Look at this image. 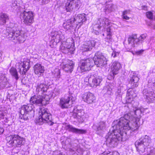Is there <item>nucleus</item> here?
Returning <instances> with one entry per match:
<instances>
[{
  "instance_id": "nucleus-1",
  "label": "nucleus",
  "mask_w": 155,
  "mask_h": 155,
  "mask_svg": "<svg viewBox=\"0 0 155 155\" xmlns=\"http://www.w3.org/2000/svg\"><path fill=\"white\" fill-rule=\"evenodd\" d=\"M33 105L30 104L23 105L18 109L19 117L25 120L31 118L34 116Z\"/></svg>"
},
{
  "instance_id": "nucleus-2",
  "label": "nucleus",
  "mask_w": 155,
  "mask_h": 155,
  "mask_svg": "<svg viewBox=\"0 0 155 155\" xmlns=\"http://www.w3.org/2000/svg\"><path fill=\"white\" fill-rule=\"evenodd\" d=\"M5 139L7 143L10 147H20L24 144V138L18 134H14L7 136Z\"/></svg>"
},
{
  "instance_id": "nucleus-3",
  "label": "nucleus",
  "mask_w": 155,
  "mask_h": 155,
  "mask_svg": "<svg viewBox=\"0 0 155 155\" xmlns=\"http://www.w3.org/2000/svg\"><path fill=\"white\" fill-rule=\"evenodd\" d=\"M94 66L93 59L89 58L80 59L79 62L78 68L82 73L90 71Z\"/></svg>"
},
{
  "instance_id": "nucleus-4",
  "label": "nucleus",
  "mask_w": 155,
  "mask_h": 155,
  "mask_svg": "<svg viewBox=\"0 0 155 155\" xmlns=\"http://www.w3.org/2000/svg\"><path fill=\"white\" fill-rule=\"evenodd\" d=\"M49 99L48 95H44L42 96L35 94L31 97L29 101L33 104L42 106L48 104Z\"/></svg>"
},
{
  "instance_id": "nucleus-5",
  "label": "nucleus",
  "mask_w": 155,
  "mask_h": 155,
  "mask_svg": "<svg viewBox=\"0 0 155 155\" xmlns=\"http://www.w3.org/2000/svg\"><path fill=\"white\" fill-rule=\"evenodd\" d=\"M93 60L94 65H96L97 67L103 66L107 64L106 58L101 53H97Z\"/></svg>"
},
{
  "instance_id": "nucleus-6",
  "label": "nucleus",
  "mask_w": 155,
  "mask_h": 155,
  "mask_svg": "<svg viewBox=\"0 0 155 155\" xmlns=\"http://www.w3.org/2000/svg\"><path fill=\"white\" fill-rule=\"evenodd\" d=\"M33 12L31 11L26 12L25 11L21 12L20 14V18L21 20L26 24L33 22Z\"/></svg>"
},
{
  "instance_id": "nucleus-7",
  "label": "nucleus",
  "mask_w": 155,
  "mask_h": 155,
  "mask_svg": "<svg viewBox=\"0 0 155 155\" xmlns=\"http://www.w3.org/2000/svg\"><path fill=\"white\" fill-rule=\"evenodd\" d=\"M81 97L83 101L88 104L94 103L96 100L94 94L89 91L83 93L82 94Z\"/></svg>"
},
{
  "instance_id": "nucleus-8",
  "label": "nucleus",
  "mask_w": 155,
  "mask_h": 155,
  "mask_svg": "<svg viewBox=\"0 0 155 155\" xmlns=\"http://www.w3.org/2000/svg\"><path fill=\"white\" fill-rule=\"evenodd\" d=\"M17 64L19 73L23 75H25L30 68L29 62L26 60L21 62H18Z\"/></svg>"
},
{
  "instance_id": "nucleus-9",
  "label": "nucleus",
  "mask_w": 155,
  "mask_h": 155,
  "mask_svg": "<svg viewBox=\"0 0 155 155\" xmlns=\"http://www.w3.org/2000/svg\"><path fill=\"white\" fill-rule=\"evenodd\" d=\"M102 79L101 77L93 74L91 75L88 79V85L92 87H96L99 85Z\"/></svg>"
},
{
  "instance_id": "nucleus-10",
  "label": "nucleus",
  "mask_w": 155,
  "mask_h": 155,
  "mask_svg": "<svg viewBox=\"0 0 155 155\" xmlns=\"http://www.w3.org/2000/svg\"><path fill=\"white\" fill-rule=\"evenodd\" d=\"M71 98V95L69 94H65L60 98L59 106L62 109L68 108L70 106Z\"/></svg>"
},
{
  "instance_id": "nucleus-11",
  "label": "nucleus",
  "mask_w": 155,
  "mask_h": 155,
  "mask_svg": "<svg viewBox=\"0 0 155 155\" xmlns=\"http://www.w3.org/2000/svg\"><path fill=\"white\" fill-rule=\"evenodd\" d=\"M135 94V91L132 88L129 89L127 91L125 103L127 104H131L134 101V99L136 97L134 96Z\"/></svg>"
},
{
  "instance_id": "nucleus-12",
  "label": "nucleus",
  "mask_w": 155,
  "mask_h": 155,
  "mask_svg": "<svg viewBox=\"0 0 155 155\" xmlns=\"http://www.w3.org/2000/svg\"><path fill=\"white\" fill-rule=\"evenodd\" d=\"M149 140H148L145 139L141 141L136 146L137 150L139 152H143L145 148L149 145Z\"/></svg>"
},
{
  "instance_id": "nucleus-13",
  "label": "nucleus",
  "mask_w": 155,
  "mask_h": 155,
  "mask_svg": "<svg viewBox=\"0 0 155 155\" xmlns=\"http://www.w3.org/2000/svg\"><path fill=\"white\" fill-rule=\"evenodd\" d=\"M84 114V112L82 110H77L73 111L72 116L74 118L77 119L79 123H82L84 121L83 116Z\"/></svg>"
},
{
  "instance_id": "nucleus-14",
  "label": "nucleus",
  "mask_w": 155,
  "mask_h": 155,
  "mask_svg": "<svg viewBox=\"0 0 155 155\" xmlns=\"http://www.w3.org/2000/svg\"><path fill=\"white\" fill-rule=\"evenodd\" d=\"M39 114H40L45 122H48L51 121L49 118L50 114L48 112V109L47 108L44 107L41 108L39 111Z\"/></svg>"
},
{
  "instance_id": "nucleus-15",
  "label": "nucleus",
  "mask_w": 155,
  "mask_h": 155,
  "mask_svg": "<svg viewBox=\"0 0 155 155\" xmlns=\"http://www.w3.org/2000/svg\"><path fill=\"white\" fill-rule=\"evenodd\" d=\"M120 64L117 61L113 62L111 66L110 72L114 76L117 74L118 71L121 68Z\"/></svg>"
},
{
  "instance_id": "nucleus-16",
  "label": "nucleus",
  "mask_w": 155,
  "mask_h": 155,
  "mask_svg": "<svg viewBox=\"0 0 155 155\" xmlns=\"http://www.w3.org/2000/svg\"><path fill=\"white\" fill-rule=\"evenodd\" d=\"M95 42L94 40H91L87 41L83 45L82 50L84 51H88L91 50L95 46Z\"/></svg>"
},
{
  "instance_id": "nucleus-17",
  "label": "nucleus",
  "mask_w": 155,
  "mask_h": 155,
  "mask_svg": "<svg viewBox=\"0 0 155 155\" xmlns=\"http://www.w3.org/2000/svg\"><path fill=\"white\" fill-rule=\"evenodd\" d=\"M141 125L140 118L137 117H134L130 126V129L134 130H137Z\"/></svg>"
},
{
  "instance_id": "nucleus-18",
  "label": "nucleus",
  "mask_w": 155,
  "mask_h": 155,
  "mask_svg": "<svg viewBox=\"0 0 155 155\" xmlns=\"http://www.w3.org/2000/svg\"><path fill=\"white\" fill-rule=\"evenodd\" d=\"M74 64L72 60H69L68 63L64 65L63 68L67 72L71 73L73 71Z\"/></svg>"
},
{
  "instance_id": "nucleus-19",
  "label": "nucleus",
  "mask_w": 155,
  "mask_h": 155,
  "mask_svg": "<svg viewBox=\"0 0 155 155\" xmlns=\"http://www.w3.org/2000/svg\"><path fill=\"white\" fill-rule=\"evenodd\" d=\"M34 71L35 74L38 75H41L45 72L44 67L41 64H37L34 66Z\"/></svg>"
},
{
  "instance_id": "nucleus-20",
  "label": "nucleus",
  "mask_w": 155,
  "mask_h": 155,
  "mask_svg": "<svg viewBox=\"0 0 155 155\" xmlns=\"http://www.w3.org/2000/svg\"><path fill=\"white\" fill-rule=\"evenodd\" d=\"M128 42L129 44L134 45L135 43L139 42L138 36L137 34H133L129 36L128 38Z\"/></svg>"
},
{
  "instance_id": "nucleus-21",
  "label": "nucleus",
  "mask_w": 155,
  "mask_h": 155,
  "mask_svg": "<svg viewBox=\"0 0 155 155\" xmlns=\"http://www.w3.org/2000/svg\"><path fill=\"white\" fill-rule=\"evenodd\" d=\"M69 131L73 133H78V134H85L86 133L87 130L83 129H78L73 127L71 125L68 124L67 126Z\"/></svg>"
},
{
  "instance_id": "nucleus-22",
  "label": "nucleus",
  "mask_w": 155,
  "mask_h": 155,
  "mask_svg": "<svg viewBox=\"0 0 155 155\" xmlns=\"http://www.w3.org/2000/svg\"><path fill=\"white\" fill-rule=\"evenodd\" d=\"M47 90V85L44 83H41L37 85L36 87V91L37 94L40 92L42 94L46 92Z\"/></svg>"
},
{
  "instance_id": "nucleus-23",
  "label": "nucleus",
  "mask_w": 155,
  "mask_h": 155,
  "mask_svg": "<svg viewBox=\"0 0 155 155\" xmlns=\"http://www.w3.org/2000/svg\"><path fill=\"white\" fill-rule=\"evenodd\" d=\"M52 34H53L52 35V40L56 43H58L60 42H62L63 40V36L58 34L57 32L55 31Z\"/></svg>"
},
{
  "instance_id": "nucleus-24",
  "label": "nucleus",
  "mask_w": 155,
  "mask_h": 155,
  "mask_svg": "<svg viewBox=\"0 0 155 155\" xmlns=\"http://www.w3.org/2000/svg\"><path fill=\"white\" fill-rule=\"evenodd\" d=\"M21 30H15V31H13L12 32L9 34V35H12L11 37H10L11 40L13 41L20 35L21 31Z\"/></svg>"
},
{
  "instance_id": "nucleus-25",
  "label": "nucleus",
  "mask_w": 155,
  "mask_h": 155,
  "mask_svg": "<svg viewBox=\"0 0 155 155\" xmlns=\"http://www.w3.org/2000/svg\"><path fill=\"white\" fill-rule=\"evenodd\" d=\"M139 79V78L136 76H133L132 77L130 81V83L131 84L132 87L134 88L138 86L137 82Z\"/></svg>"
},
{
  "instance_id": "nucleus-26",
  "label": "nucleus",
  "mask_w": 155,
  "mask_h": 155,
  "mask_svg": "<svg viewBox=\"0 0 155 155\" xmlns=\"http://www.w3.org/2000/svg\"><path fill=\"white\" fill-rule=\"evenodd\" d=\"M120 125L124 129H130V126L129 123V121L127 120L124 118L120 121Z\"/></svg>"
},
{
  "instance_id": "nucleus-27",
  "label": "nucleus",
  "mask_w": 155,
  "mask_h": 155,
  "mask_svg": "<svg viewBox=\"0 0 155 155\" xmlns=\"http://www.w3.org/2000/svg\"><path fill=\"white\" fill-rule=\"evenodd\" d=\"M86 19L84 14H79L74 18V21L80 23L84 22L86 21Z\"/></svg>"
},
{
  "instance_id": "nucleus-28",
  "label": "nucleus",
  "mask_w": 155,
  "mask_h": 155,
  "mask_svg": "<svg viewBox=\"0 0 155 155\" xmlns=\"http://www.w3.org/2000/svg\"><path fill=\"white\" fill-rule=\"evenodd\" d=\"M9 72L11 75L15 78L17 80L18 79V75L16 68L14 67H12L9 70Z\"/></svg>"
},
{
  "instance_id": "nucleus-29",
  "label": "nucleus",
  "mask_w": 155,
  "mask_h": 155,
  "mask_svg": "<svg viewBox=\"0 0 155 155\" xmlns=\"http://www.w3.org/2000/svg\"><path fill=\"white\" fill-rule=\"evenodd\" d=\"M27 37L26 35L25 34H23L20 35L15 40L13 41L14 43H21L24 42L25 40Z\"/></svg>"
},
{
  "instance_id": "nucleus-30",
  "label": "nucleus",
  "mask_w": 155,
  "mask_h": 155,
  "mask_svg": "<svg viewBox=\"0 0 155 155\" xmlns=\"http://www.w3.org/2000/svg\"><path fill=\"white\" fill-rule=\"evenodd\" d=\"M9 19L8 16L6 14L2 13L0 15V25H4Z\"/></svg>"
},
{
  "instance_id": "nucleus-31",
  "label": "nucleus",
  "mask_w": 155,
  "mask_h": 155,
  "mask_svg": "<svg viewBox=\"0 0 155 155\" xmlns=\"http://www.w3.org/2000/svg\"><path fill=\"white\" fill-rule=\"evenodd\" d=\"M65 9L67 12H70L75 8L70 1H68L66 3Z\"/></svg>"
},
{
  "instance_id": "nucleus-32",
  "label": "nucleus",
  "mask_w": 155,
  "mask_h": 155,
  "mask_svg": "<svg viewBox=\"0 0 155 155\" xmlns=\"http://www.w3.org/2000/svg\"><path fill=\"white\" fill-rule=\"evenodd\" d=\"M106 41L108 43H110L112 42V38L111 37V33L110 30H107V36L105 38Z\"/></svg>"
},
{
  "instance_id": "nucleus-33",
  "label": "nucleus",
  "mask_w": 155,
  "mask_h": 155,
  "mask_svg": "<svg viewBox=\"0 0 155 155\" xmlns=\"http://www.w3.org/2000/svg\"><path fill=\"white\" fill-rule=\"evenodd\" d=\"M70 2L74 7L75 9H78L81 3L80 0H70Z\"/></svg>"
},
{
  "instance_id": "nucleus-34",
  "label": "nucleus",
  "mask_w": 155,
  "mask_h": 155,
  "mask_svg": "<svg viewBox=\"0 0 155 155\" xmlns=\"http://www.w3.org/2000/svg\"><path fill=\"white\" fill-rule=\"evenodd\" d=\"M100 155H120L119 153L117 151H105Z\"/></svg>"
},
{
  "instance_id": "nucleus-35",
  "label": "nucleus",
  "mask_w": 155,
  "mask_h": 155,
  "mask_svg": "<svg viewBox=\"0 0 155 155\" xmlns=\"http://www.w3.org/2000/svg\"><path fill=\"white\" fill-rule=\"evenodd\" d=\"M45 122V121L44 120L40 114H39V116L38 117L36 118L35 120V123L36 124L40 125L42 124Z\"/></svg>"
},
{
  "instance_id": "nucleus-36",
  "label": "nucleus",
  "mask_w": 155,
  "mask_h": 155,
  "mask_svg": "<svg viewBox=\"0 0 155 155\" xmlns=\"http://www.w3.org/2000/svg\"><path fill=\"white\" fill-rule=\"evenodd\" d=\"M72 24L70 20H68L63 24L64 28L65 29H71Z\"/></svg>"
},
{
  "instance_id": "nucleus-37",
  "label": "nucleus",
  "mask_w": 155,
  "mask_h": 155,
  "mask_svg": "<svg viewBox=\"0 0 155 155\" xmlns=\"http://www.w3.org/2000/svg\"><path fill=\"white\" fill-rule=\"evenodd\" d=\"M147 35L146 34H142L140 36H138L139 42L140 41H143L147 37Z\"/></svg>"
},
{
  "instance_id": "nucleus-38",
  "label": "nucleus",
  "mask_w": 155,
  "mask_h": 155,
  "mask_svg": "<svg viewBox=\"0 0 155 155\" xmlns=\"http://www.w3.org/2000/svg\"><path fill=\"white\" fill-rule=\"evenodd\" d=\"M114 5L112 4H110L109 5L106 6L105 7V9L106 10H108L109 11L111 12L113 11V8Z\"/></svg>"
},
{
  "instance_id": "nucleus-39",
  "label": "nucleus",
  "mask_w": 155,
  "mask_h": 155,
  "mask_svg": "<svg viewBox=\"0 0 155 155\" xmlns=\"http://www.w3.org/2000/svg\"><path fill=\"white\" fill-rule=\"evenodd\" d=\"M153 14L151 12H148L146 13L147 17L149 19H152L153 18Z\"/></svg>"
},
{
  "instance_id": "nucleus-40",
  "label": "nucleus",
  "mask_w": 155,
  "mask_h": 155,
  "mask_svg": "<svg viewBox=\"0 0 155 155\" xmlns=\"http://www.w3.org/2000/svg\"><path fill=\"white\" fill-rule=\"evenodd\" d=\"M66 49L68 53L71 54L73 53V52L74 51V48L73 47L71 46L70 48H67Z\"/></svg>"
},
{
  "instance_id": "nucleus-41",
  "label": "nucleus",
  "mask_w": 155,
  "mask_h": 155,
  "mask_svg": "<svg viewBox=\"0 0 155 155\" xmlns=\"http://www.w3.org/2000/svg\"><path fill=\"white\" fill-rule=\"evenodd\" d=\"M120 52L113 51L112 54V56L115 58L119 56Z\"/></svg>"
},
{
  "instance_id": "nucleus-42",
  "label": "nucleus",
  "mask_w": 155,
  "mask_h": 155,
  "mask_svg": "<svg viewBox=\"0 0 155 155\" xmlns=\"http://www.w3.org/2000/svg\"><path fill=\"white\" fill-rule=\"evenodd\" d=\"M144 50L143 49H141L139 51H136V53L138 55L141 54L143 51Z\"/></svg>"
},
{
  "instance_id": "nucleus-43",
  "label": "nucleus",
  "mask_w": 155,
  "mask_h": 155,
  "mask_svg": "<svg viewBox=\"0 0 155 155\" xmlns=\"http://www.w3.org/2000/svg\"><path fill=\"white\" fill-rule=\"evenodd\" d=\"M123 18L124 19H125L126 20H128L129 19V17L127 16L126 15H123Z\"/></svg>"
},
{
  "instance_id": "nucleus-44",
  "label": "nucleus",
  "mask_w": 155,
  "mask_h": 155,
  "mask_svg": "<svg viewBox=\"0 0 155 155\" xmlns=\"http://www.w3.org/2000/svg\"><path fill=\"white\" fill-rule=\"evenodd\" d=\"M4 131V130L3 127H0V134H2Z\"/></svg>"
},
{
  "instance_id": "nucleus-45",
  "label": "nucleus",
  "mask_w": 155,
  "mask_h": 155,
  "mask_svg": "<svg viewBox=\"0 0 155 155\" xmlns=\"http://www.w3.org/2000/svg\"><path fill=\"white\" fill-rule=\"evenodd\" d=\"M129 12H130L129 10H125L123 12V15H126V14H127L128 13H129Z\"/></svg>"
},
{
  "instance_id": "nucleus-46",
  "label": "nucleus",
  "mask_w": 155,
  "mask_h": 155,
  "mask_svg": "<svg viewBox=\"0 0 155 155\" xmlns=\"http://www.w3.org/2000/svg\"><path fill=\"white\" fill-rule=\"evenodd\" d=\"M103 25V23H102V24L101 23H100V25L99 26H97V28H102V26Z\"/></svg>"
},
{
  "instance_id": "nucleus-47",
  "label": "nucleus",
  "mask_w": 155,
  "mask_h": 155,
  "mask_svg": "<svg viewBox=\"0 0 155 155\" xmlns=\"http://www.w3.org/2000/svg\"><path fill=\"white\" fill-rule=\"evenodd\" d=\"M154 154V153H153V151L152 150H151L150 151V153L147 154V155H153Z\"/></svg>"
},
{
  "instance_id": "nucleus-48",
  "label": "nucleus",
  "mask_w": 155,
  "mask_h": 155,
  "mask_svg": "<svg viewBox=\"0 0 155 155\" xmlns=\"http://www.w3.org/2000/svg\"><path fill=\"white\" fill-rule=\"evenodd\" d=\"M48 0H42V3L45 4L48 3Z\"/></svg>"
},
{
  "instance_id": "nucleus-49",
  "label": "nucleus",
  "mask_w": 155,
  "mask_h": 155,
  "mask_svg": "<svg viewBox=\"0 0 155 155\" xmlns=\"http://www.w3.org/2000/svg\"><path fill=\"white\" fill-rule=\"evenodd\" d=\"M2 53L0 52V59L2 58Z\"/></svg>"
},
{
  "instance_id": "nucleus-50",
  "label": "nucleus",
  "mask_w": 155,
  "mask_h": 155,
  "mask_svg": "<svg viewBox=\"0 0 155 155\" xmlns=\"http://www.w3.org/2000/svg\"><path fill=\"white\" fill-rule=\"evenodd\" d=\"M102 19H100V20H99V21H102Z\"/></svg>"
}]
</instances>
